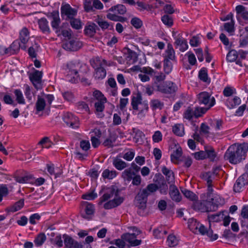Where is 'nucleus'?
Masks as SVG:
<instances>
[{
	"instance_id": "nucleus-1",
	"label": "nucleus",
	"mask_w": 248,
	"mask_h": 248,
	"mask_svg": "<svg viewBox=\"0 0 248 248\" xmlns=\"http://www.w3.org/2000/svg\"><path fill=\"white\" fill-rule=\"evenodd\" d=\"M120 190L114 185L106 188L104 194L100 198L99 205L106 202L103 207L106 210L115 208L120 205L124 201V198L119 196Z\"/></svg>"
},
{
	"instance_id": "nucleus-2",
	"label": "nucleus",
	"mask_w": 248,
	"mask_h": 248,
	"mask_svg": "<svg viewBox=\"0 0 248 248\" xmlns=\"http://www.w3.org/2000/svg\"><path fill=\"white\" fill-rule=\"evenodd\" d=\"M248 151V144L243 143L240 144H233L226 151L224 158L232 164H237L245 160Z\"/></svg>"
},
{
	"instance_id": "nucleus-3",
	"label": "nucleus",
	"mask_w": 248,
	"mask_h": 248,
	"mask_svg": "<svg viewBox=\"0 0 248 248\" xmlns=\"http://www.w3.org/2000/svg\"><path fill=\"white\" fill-rule=\"evenodd\" d=\"M178 90L177 85L170 80L163 81L156 85V90L162 94L166 95H173Z\"/></svg>"
},
{
	"instance_id": "nucleus-4",
	"label": "nucleus",
	"mask_w": 248,
	"mask_h": 248,
	"mask_svg": "<svg viewBox=\"0 0 248 248\" xmlns=\"http://www.w3.org/2000/svg\"><path fill=\"white\" fill-rule=\"evenodd\" d=\"M209 222H219L223 221V225L227 226L231 221V217L227 211H222L217 213L209 214L208 216Z\"/></svg>"
},
{
	"instance_id": "nucleus-5",
	"label": "nucleus",
	"mask_w": 248,
	"mask_h": 248,
	"mask_svg": "<svg viewBox=\"0 0 248 248\" xmlns=\"http://www.w3.org/2000/svg\"><path fill=\"white\" fill-rule=\"evenodd\" d=\"M133 230L137 231V234L134 233H126L122 235L121 238L128 242L131 246L135 247L140 245L141 243V240L136 239L137 235L141 233V232L140 230H138L136 227L133 228Z\"/></svg>"
},
{
	"instance_id": "nucleus-6",
	"label": "nucleus",
	"mask_w": 248,
	"mask_h": 248,
	"mask_svg": "<svg viewBox=\"0 0 248 248\" xmlns=\"http://www.w3.org/2000/svg\"><path fill=\"white\" fill-rule=\"evenodd\" d=\"M61 13L62 18L65 17V19L69 20L77 16L78 10L72 8L70 4H65L64 5H62L61 7Z\"/></svg>"
},
{
	"instance_id": "nucleus-7",
	"label": "nucleus",
	"mask_w": 248,
	"mask_h": 248,
	"mask_svg": "<svg viewBox=\"0 0 248 248\" xmlns=\"http://www.w3.org/2000/svg\"><path fill=\"white\" fill-rule=\"evenodd\" d=\"M62 120L66 124L72 128H78L79 125L78 118L73 114L70 112L64 113Z\"/></svg>"
},
{
	"instance_id": "nucleus-8",
	"label": "nucleus",
	"mask_w": 248,
	"mask_h": 248,
	"mask_svg": "<svg viewBox=\"0 0 248 248\" xmlns=\"http://www.w3.org/2000/svg\"><path fill=\"white\" fill-rule=\"evenodd\" d=\"M210 204V203H208L207 201H205L204 198H203L201 201L197 200L194 202L193 207L194 210L200 211L202 212L216 211V208H211Z\"/></svg>"
},
{
	"instance_id": "nucleus-9",
	"label": "nucleus",
	"mask_w": 248,
	"mask_h": 248,
	"mask_svg": "<svg viewBox=\"0 0 248 248\" xmlns=\"http://www.w3.org/2000/svg\"><path fill=\"white\" fill-rule=\"evenodd\" d=\"M82 46V43L77 38H72L62 44V47L65 50L70 51H76Z\"/></svg>"
},
{
	"instance_id": "nucleus-10",
	"label": "nucleus",
	"mask_w": 248,
	"mask_h": 248,
	"mask_svg": "<svg viewBox=\"0 0 248 248\" xmlns=\"http://www.w3.org/2000/svg\"><path fill=\"white\" fill-rule=\"evenodd\" d=\"M48 17H51V25L52 29L55 30L56 33H59L61 31V28L60 27L61 19L59 16L58 11H53L48 15Z\"/></svg>"
},
{
	"instance_id": "nucleus-11",
	"label": "nucleus",
	"mask_w": 248,
	"mask_h": 248,
	"mask_svg": "<svg viewBox=\"0 0 248 248\" xmlns=\"http://www.w3.org/2000/svg\"><path fill=\"white\" fill-rule=\"evenodd\" d=\"M148 194L145 190H140L135 197L137 206L140 209H144L146 206Z\"/></svg>"
},
{
	"instance_id": "nucleus-12",
	"label": "nucleus",
	"mask_w": 248,
	"mask_h": 248,
	"mask_svg": "<svg viewBox=\"0 0 248 248\" xmlns=\"http://www.w3.org/2000/svg\"><path fill=\"white\" fill-rule=\"evenodd\" d=\"M42 78V72L38 70H35L29 76L31 81L36 89L41 88Z\"/></svg>"
},
{
	"instance_id": "nucleus-13",
	"label": "nucleus",
	"mask_w": 248,
	"mask_h": 248,
	"mask_svg": "<svg viewBox=\"0 0 248 248\" xmlns=\"http://www.w3.org/2000/svg\"><path fill=\"white\" fill-rule=\"evenodd\" d=\"M197 96L198 103L200 105H204L206 106L205 107H208L213 99H215L214 97L211 98V95L209 93L206 92L200 93L198 94Z\"/></svg>"
},
{
	"instance_id": "nucleus-14",
	"label": "nucleus",
	"mask_w": 248,
	"mask_h": 248,
	"mask_svg": "<svg viewBox=\"0 0 248 248\" xmlns=\"http://www.w3.org/2000/svg\"><path fill=\"white\" fill-rule=\"evenodd\" d=\"M248 184V176L247 175H242L237 179L233 186V190L235 192H240L242 190V189Z\"/></svg>"
},
{
	"instance_id": "nucleus-15",
	"label": "nucleus",
	"mask_w": 248,
	"mask_h": 248,
	"mask_svg": "<svg viewBox=\"0 0 248 248\" xmlns=\"http://www.w3.org/2000/svg\"><path fill=\"white\" fill-rule=\"evenodd\" d=\"M82 207L84 208L85 214H81L82 217L85 219H91L94 213V205L87 202H84L82 203Z\"/></svg>"
},
{
	"instance_id": "nucleus-16",
	"label": "nucleus",
	"mask_w": 248,
	"mask_h": 248,
	"mask_svg": "<svg viewBox=\"0 0 248 248\" xmlns=\"http://www.w3.org/2000/svg\"><path fill=\"white\" fill-rule=\"evenodd\" d=\"M199 228L197 230V234L200 233L202 235H206L212 241L216 240L218 238V235L217 234H213V232L212 230H211L210 226H209V228L208 230L207 228L205 227V226L201 224L198 227Z\"/></svg>"
},
{
	"instance_id": "nucleus-17",
	"label": "nucleus",
	"mask_w": 248,
	"mask_h": 248,
	"mask_svg": "<svg viewBox=\"0 0 248 248\" xmlns=\"http://www.w3.org/2000/svg\"><path fill=\"white\" fill-rule=\"evenodd\" d=\"M30 32L26 27H24L19 32V40L21 43V49L26 48V44L30 38Z\"/></svg>"
},
{
	"instance_id": "nucleus-18",
	"label": "nucleus",
	"mask_w": 248,
	"mask_h": 248,
	"mask_svg": "<svg viewBox=\"0 0 248 248\" xmlns=\"http://www.w3.org/2000/svg\"><path fill=\"white\" fill-rule=\"evenodd\" d=\"M142 96L140 92L134 93L131 97V106L134 110H139V105L142 104Z\"/></svg>"
},
{
	"instance_id": "nucleus-19",
	"label": "nucleus",
	"mask_w": 248,
	"mask_h": 248,
	"mask_svg": "<svg viewBox=\"0 0 248 248\" xmlns=\"http://www.w3.org/2000/svg\"><path fill=\"white\" fill-rule=\"evenodd\" d=\"M67 72L70 75H75L77 78L78 77V69L80 67V64L78 62H70L66 65Z\"/></svg>"
},
{
	"instance_id": "nucleus-20",
	"label": "nucleus",
	"mask_w": 248,
	"mask_h": 248,
	"mask_svg": "<svg viewBox=\"0 0 248 248\" xmlns=\"http://www.w3.org/2000/svg\"><path fill=\"white\" fill-rule=\"evenodd\" d=\"M20 48H21V44L20 43L18 40H15L9 47L6 48V54L8 55L15 54L18 52Z\"/></svg>"
},
{
	"instance_id": "nucleus-21",
	"label": "nucleus",
	"mask_w": 248,
	"mask_h": 248,
	"mask_svg": "<svg viewBox=\"0 0 248 248\" xmlns=\"http://www.w3.org/2000/svg\"><path fill=\"white\" fill-rule=\"evenodd\" d=\"M169 194L171 199L176 202H179L181 200L180 193L175 185H171L170 186Z\"/></svg>"
},
{
	"instance_id": "nucleus-22",
	"label": "nucleus",
	"mask_w": 248,
	"mask_h": 248,
	"mask_svg": "<svg viewBox=\"0 0 248 248\" xmlns=\"http://www.w3.org/2000/svg\"><path fill=\"white\" fill-rule=\"evenodd\" d=\"M164 60L175 61L176 59L175 51L171 44H168L167 49L163 54Z\"/></svg>"
},
{
	"instance_id": "nucleus-23",
	"label": "nucleus",
	"mask_w": 248,
	"mask_h": 248,
	"mask_svg": "<svg viewBox=\"0 0 248 248\" xmlns=\"http://www.w3.org/2000/svg\"><path fill=\"white\" fill-rule=\"evenodd\" d=\"M97 30H99L98 27L95 23H91L85 26L84 31L86 35L93 37Z\"/></svg>"
},
{
	"instance_id": "nucleus-24",
	"label": "nucleus",
	"mask_w": 248,
	"mask_h": 248,
	"mask_svg": "<svg viewBox=\"0 0 248 248\" xmlns=\"http://www.w3.org/2000/svg\"><path fill=\"white\" fill-rule=\"evenodd\" d=\"M215 104V99H213L208 107H196L194 110L195 118L201 117L203 114Z\"/></svg>"
},
{
	"instance_id": "nucleus-25",
	"label": "nucleus",
	"mask_w": 248,
	"mask_h": 248,
	"mask_svg": "<svg viewBox=\"0 0 248 248\" xmlns=\"http://www.w3.org/2000/svg\"><path fill=\"white\" fill-rule=\"evenodd\" d=\"M38 24L40 29L44 33L48 34L50 33L48 22L46 18L43 17L39 19Z\"/></svg>"
},
{
	"instance_id": "nucleus-26",
	"label": "nucleus",
	"mask_w": 248,
	"mask_h": 248,
	"mask_svg": "<svg viewBox=\"0 0 248 248\" xmlns=\"http://www.w3.org/2000/svg\"><path fill=\"white\" fill-rule=\"evenodd\" d=\"M132 131L133 133L135 134L133 139L135 142L141 144L143 141L145 134L142 131L137 128H133Z\"/></svg>"
},
{
	"instance_id": "nucleus-27",
	"label": "nucleus",
	"mask_w": 248,
	"mask_h": 248,
	"mask_svg": "<svg viewBox=\"0 0 248 248\" xmlns=\"http://www.w3.org/2000/svg\"><path fill=\"white\" fill-rule=\"evenodd\" d=\"M236 14L241 16L244 20H248V11L243 5H237L235 8Z\"/></svg>"
},
{
	"instance_id": "nucleus-28",
	"label": "nucleus",
	"mask_w": 248,
	"mask_h": 248,
	"mask_svg": "<svg viewBox=\"0 0 248 248\" xmlns=\"http://www.w3.org/2000/svg\"><path fill=\"white\" fill-rule=\"evenodd\" d=\"M241 101L240 98L235 96L232 98L227 99L225 104L229 108H232L240 104Z\"/></svg>"
},
{
	"instance_id": "nucleus-29",
	"label": "nucleus",
	"mask_w": 248,
	"mask_h": 248,
	"mask_svg": "<svg viewBox=\"0 0 248 248\" xmlns=\"http://www.w3.org/2000/svg\"><path fill=\"white\" fill-rule=\"evenodd\" d=\"M201 223L197 219L191 218L188 219V226L189 229L194 233H197V230Z\"/></svg>"
},
{
	"instance_id": "nucleus-30",
	"label": "nucleus",
	"mask_w": 248,
	"mask_h": 248,
	"mask_svg": "<svg viewBox=\"0 0 248 248\" xmlns=\"http://www.w3.org/2000/svg\"><path fill=\"white\" fill-rule=\"evenodd\" d=\"M150 104V107L153 110H155L157 109L161 110L164 107V103L158 99H152Z\"/></svg>"
},
{
	"instance_id": "nucleus-31",
	"label": "nucleus",
	"mask_w": 248,
	"mask_h": 248,
	"mask_svg": "<svg viewBox=\"0 0 248 248\" xmlns=\"http://www.w3.org/2000/svg\"><path fill=\"white\" fill-rule=\"evenodd\" d=\"M199 78L201 80L204 82L210 83V79L208 78L207 74V69L205 68H202L199 72Z\"/></svg>"
},
{
	"instance_id": "nucleus-32",
	"label": "nucleus",
	"mask_w": 248,
	"mask_h": 248,
	"mask_svg": "<svg viewBox=\"0 0 248 248\" xmlns=\"http://www.w3.org/2000/svg\"><path fill=\"white\" fill-rule=\"evenodd\" d=\"M172 131L176 136L182 137L185 134L184 126L183 124H177L172 127Z\"/></svg>"
},
{
	"instance_id": "nucleus-33",
	"label": "nucleus",
	"mask_w": 248,
	"mask_h": 248,
	"mask_svg": "<svg viewBox=\"0 0 248 248\" xmlns=\"http://www.w3.org/2000/svg\"><path fill=\"white\" fill-rule=\"evenodd\" d=\"M109 11L114 12L115 14L124 15L126 12V8L123 4H118L116 6L111 7Z\"/></svg>"
},
{
	"instance_id": "nucleus-34",
	"label": "nucleus",
	"mask_w": 248,
	"mask_h": 248,
	"mask_svg": "<svg viewBox=\"0 0 248 248\" xmlns=\"http://www.w3.org/2000/svg\"><path fill=\"white\" fill-rule=\"evenodd\" d=\"M64 239V244L65 247L67 248H73L77 241L74 240L71 236L64 234L63 235Z\"/></svg>"
},
{
	"instance_id": "nucleus-35",
	"label": "nucleus",
	"mask_w": 248,
	"mask_h": 248,
	"mask_svg": "<svg viewBox=\"0 0 248 248\" xmlns=\"http://www.w3.org/2000/svg\"><path fill=\"white\" fill-rule=\"evenodd\" d=\"M106 76V70L100 66L95 70V73L93 76L96 79H102Z\"/></svg>"
},
{
	"instance_id": "nucleus-36",
	"label": "nucleus",
	"mask_w": 248,
	"mask_h": 248,
	"mask_svg": "<svg viewBox=\"0 0 248 248\" xmlns=\"http://www.w3.org/2000/svg\"><path fill=\"white\" fill-rule=\"evenodd\" d=\"M162 172L166 176V179L169 183H170L173 181L174 179V176L173 172L167 168L166 167L164 166L162 168Z\"/></svg>"
},
{
	"instance_id": "nucleus-37",
	"label": "nucleus",
	"mask_w": 248,
	"mask_h": 248,
	"mask_svg": "<svg viewBox=\"0 0 248 248\" xmlns=\"http://www.w3.org/2000/svg\"><path fill=\"white\" fill-rule=\"evenodd\" d=\"M24 205V200L22 199L15 202L14 205L9 207L8 210L10 212H15L20 210Z\"/></svg>"
},
{
	"instance_id": "nucleus-38",
	"label": "nucleus",
	"mask_w": 248,
	"mask_h": 248,
	"mask_svg": "<svg viewBox=\"0 0 248 248\" xmlns=\"http://www.w3.org/2000/svg\"><path fill=\"white\" fill-rule=\"evenodd\" d=\"M224 202L223 199H222L219 196H216L214 197L213 202H211L210 205H211V208H216V210L219 205L224 204Z\"/></svg>"
},
{
	"instance_id": "nucleus-39",
	"label": "nucleus",
	"mask_w": 248,
	"mask_h": 248,
	"mask_svg": "<svg viewBox=\"0 0 248 248\" xmlns=\"http://www.w3.org/2000/svg\"><path fill=\"white\" fill-rule=\"evenodd\" d=\"M124 51V54L127 55V59H128L129 60H131L134 62H135L137 61L138 54L136 52L128 48H125Z\"/></svg>"
},
{
	"instance_id": "nucleus-40",
	"label": "nucleus",
	"mask_w": 248,
	"mask_h": 248,
	"mask_svg": "<svg viewBox=\"0 0 248 248\" xmlns=\"http://www.w3.org/2000/svg\"><path fill=\"white\" fill-rule=\"evenodd\" d=\"M206 158H208L211 161H214L217 156V154L213 147L205 149Z\"/></svg>"
},
{
	"instance_id": "nucleus-41",
	"label": "nucleus",
	"mask_w": 248,
	"mask_h": 248,
	"mask_svg": "<svg viewBox=\"0 0 248 248\" xmlns=\"http://www.w3.org/2000/svg\"><path fill=\"white\" fill-rule=\"evenodd\" d=\"M117 174V172L116 170L106 169L103 171L102 176L104 179H112L116 176Z\"/></svg>"
},
{
	"instance_id": "nucleus-42",
	"label": "nucleus",
	"mask_w": 248,
	"mask_h": 248,
	"mask_svg": "<svg viewBox=\"0 0 248 248\" xmlns=\"http://www.w3.org/2000/svg\"><path fill=\"white\" fill-rule=\"evenodd\" d=\"M224 29L228 32L230 35H232L235 31L234 21L225 23L224 24Z\"/></svg>"
},
{
	"instance_id": "nucleus-43",
	"label": "nucleus",
	"mask_w": 248,
	"mask_h": 248,
	"mask_svg": "<svg viewBox=\"0 0 248 248\" xmlns=\"http://www.w3.org/2000/svg\"><path fill=\"white\" fill-rule=\"evenodd\" d=\"M113 166L118 170H121L127 167V164L121 159L116 158L113 161Z\"/></svg>"
},
{
	"instance_id": "nucleus-44",
	"label": "nucleus",
	"mask_w": 248,
	"mask_h": 248,
	"mask_svg": "<svg viewBox=\"0 0 248 248\" xmlns=\"http://www.w3.org/2000/svg\"><path fill=\"white\" fill-rule=\"evenodd\" d=\"M135 175V172L132 170V168L126 169L122 173L123 178L128 181H131Z\"/></svg>"
},
{
	"instance_id": "nucleus-45",
	"label": "nucleus",
	"mask_w": 248,
	"mask_h": 248,
	"mask_svg": "<svg viewBox=\"0 0 248 248\" xmlns=\"http://www.w3.org/2000/svg\"><path fill=\"white\" fill-rule=\"evenodd\" d=\"M202 179L206 182L207 185L212 184L213 180L215 178L214 174L208 171L203 173L202 174Z\"/></svg>"
},
{
	"instance_id": "nucleus-46",
	"label": "nucleus",
	"mask_w": 248,
	"mask_h": 248,
	"mask_svg": "<svg viewBox=\"0 0 248 248\" xmlns=\"http://www.w3.org/2000/svg\"><path fill=\"white\" fill-rule=\"evenodd\" d=\"M184 195L189 200L195 202L198 199V196L190 190L184 189L182 191Z\"/></svg>"
},
{
	"instance_id": "nucleus-47",
	"label": "nucleus",
	"mask_w": 248,
	"mask_h": 248,
	"mask_svg": "<svg viewBox=\"0 0 248 248\" xmlns=\"http://www.w3.org/2000/svg\"><path fill=\"white\" fill-rule=\"evenodd\" d=\"M182 155V150L181 147L177 148L173 151V153L170 155L171 160L173 162L177 161Z\"/></svg>"
},
{
	"instance_id": "nucleus-48",
	"label": "nucleus",
	"mask_w": 248,
	"mask_h": 248,
	"mask_svg": "<svg viewBox=\"0 0 248 248\" xmlns=\"http://www.w3.org/2000/svg\"><path fill=\"white\" fill-rule=\"evenodd\" d=\"M162 22L168 27H171L173 24V20L171 16L164 15L161 17Z\"/></svg>"
},
{
	"instance_id": "nucleus-49",
	"label": "nucleus",
	"mask_w": 248,
	"mask_h": 248,
	"mask_svg": "<svg viewBox=\"0 0 248 248\" xmlns=\"http://www.w3.org/2000/svg\"><path fill=\"white\" fill-rule=\"evenodd\" d=\"M46 106V102L44 98L38 96L35 104L36 109L37 111L43 110Z\"/></svg>"
},
{
	"instance_id": "nucleus-50",
	"label": "nucleus",
	"mask_w": 248,
	"mask_h": 248,
	"mask_svg": "<svg viewBox=\"0 0 248 248\" xmlns=\"http://www.w3.org/2000/svg\"><path fill=\"white\" fill-rule=\"evenodd\" d=\"M107 102V98H103L101 100L97 101L94 104L95 110L97 112H102L105 108L104 104Z\"/></svg>"
},
{
	"instance_id": "nucleus-51",
	"label": "nucleus",
	"mask_w": 248,
	"mask_h": 248,
	"mask_svg": "<svg viewBox=\"0 0 248 248\" xmlns=\"http://www.w3.org/2000/svg\"><path fill=\"white\" fill-rule=\"evenodd\" d=\"M14 93L16 96V100L17 103L20 104H25V101L21 91L19 89H16Z\"/></svg>"
},
{
	"instance_id": "nucleus-52",
	"label": "nucleus",
	"mask_w": 248,
	"mask_h": 248,
	"mask_svg": "<svg viewBox=\"0 0 248 248\" xmlns=\"http://www.w3.org/2000/svg\"><path fill=\"white\" fill-rule=\"evenodd\" d=\"M77 107L79 112H89L90 109L87 104L83 101L79 102L77 103Z\"/></svg>"
},
{
	"instance_id": "nucleus-53",
	"label": "nucleus",
	"mask_w": 248,
	"mask_h": 248,
	"mask_svg": "<svg viewBox=\"0 0 248 248\" xmlns=\"http://www.w3.org/2000/svg\"><path fill=\"white\" fill-rule=\"evenodd\" d=\"M46 240V236L44 233H39L35 239L34 243L37 246H41Z\"/></svg>"
},
{
	"instance_id": "nucleus-54",
	"label": "nucleus",
	"mask_w": 248,
	"mask_h": 248,
	"mask_svg": "<svg viewBox=\"0 0 248 248\" xmlns=\"http://www.w3.org/2000/svg\"><path fill=\"white\" fill-rule=\"evenodd\" d=\"M71 27L76 30H79L82 28L81 22L78 19L73 18L69 20Z\"/></svg>"
},
{
	"instance_id": "nucleus-55",
	"label": "nucleus",
	"mask_w": 248,
	"mask_h": 248,
	"mask_svg": "<svg viewBox=\"0 0 248 248\" xmlns=\"http://www.w3.org/2000/svg\"><path fill=\"white\" fill-rule=\"evenodd\" d=\"M131 25L136 29H140L143 25L142 21L137 17H133L130 21Z\"/></svg>"
},
{
	"instance_id": "nucleus-56",
	"label": "nucleus",
	"mask_w": 248,
	"mask_h": 248,
	"mask_svg": "<svg viewBox=\"0 0 248 248\" xmlns=\"http://www.w3.org/2000/svg\"><path fill=\"white\" fill-rule=\"evenodd\" d=\"M14 179L16 182L20 184H23L30 182L31 176L30 175L24 176L23 177L16 176L14 177Z\"/></svg>"
},
{
	"instance_id": "nucleus-57",
	"label": "nucleus",
	"mask_w": 248,
	"mask_h": 248,
	"mask_svg": "<svg viewBox=\"0 0 248 248\" xmlns=\"http://www.w3.org/2000/svg\"><path fill=\"white\" fill-rule=\"evenodd\" d=\"M176 48H178L181 52H184L188 48V44L186 40H183L179 43L174 44Z\"/></svg>"
},
{
	"instance_id": "nucleus-58",
	"label": "nucleus",
	"mask_w": 248,
	"mask_h": 248,
	"mask_svg": "<svg viewBox=\"0 0 248 248\" xmlns=\"http://www.w3.org/2000/svg\"><path fill=\"white\" fill-rule=\"evenodd\" d=\"M164 71L166 74H170L172 69V64L170 61L164 60Z\"/></svg>"
},
{
	"instance_id": "nucleus-59",
	"label": "nucleus",
	"mask_w": 248,
	"mask_h": 248,
	"mask_svg": "<svg viewBox=\"0 0 248 248\" xmlns=\"http://www.w3.org/2000/svg\"><path fill=\"white\" fill-rule=\"evenodd\" d=\"M24 94L29 101H31L32 98L33 93L31 90V87L28 84L24 85Z\"/></svg>"
},
{
	"instance_id": "nucleus-60",
	"label": "nucleus",
	"mask_w": 248,
	"mask_h": 248,
	"mask_svg": "<svg viewBox=\"0 0 248 248\" xmlns=\"http://www.w3.org/2000/svg\"><path fill=\"white\" fill-rule=\"evenodd\" d=\"M38 144L41 145L43 147L48 148L51 146L52 143L48 137H45L39 142Z\"/></svg>"
},
{
	"instance_id": "nucleus-61",
	"label": "nucleus",
	"mask_w": 248,
	"mask_h": 248,
	"mask_svg": "<svg viewBox=\"0 0 248 248\" xmlns=\"http://www.w3.org/2000/svg\"><path fill=\"white\" fill-rule=\"evenodd\" d=\"M235 93V89L231 87H226L223 91V94L225 97H230Z\"/></svg>"
},
{
	"instance_id": "nucleus-62",
	"label": "nucleus",
	"mask_w": 248,
	"mask_h": 248,
	"mask_svg": "<svg viewBox=\"0 0 248 248\" xmlns=\"http://www.w3.org/2000/svg\"><path fill=\"white\" fill-rule=\"evenodd\" d=\"M158 189V187L155 184H150L148 185L146 188L143 190H145L147 192L148 195H150L151 194L155 192Z\"/></svg>"
},
{
	"instance_id": "nucleus-63",
	"label": "nucleus",
	"mask_w": 248,
	"mask_h": 248,
	"mask_svg": "<svg viewBox=\"0 0 248 248\" xmlns=\"http://www.w3.org/2000/svg\"><path fill=\"white\" fill-rule=\"evenodd\" d=\"M167 242L168 246L170 247H174L178 244V240L176 237L173 235H169Z\"/></svg>"
},
{
	"instance_id": "nucleus-64",
	"label": "nucleus",
	"mask_w": 248,
	"mask_h": 248,
	"mask_svg": "<svg viewBox=\"0 0 248 248\" xmlns=\"http://www.w3.org/2000/svg\"><path fill=\"white\" fill-rule=\"evenodd\" d=\"M237 58V53L236 51L232 50L228 53L226 56L227 60L230 62H234Z\"/></svg>"
}]
</instances>
